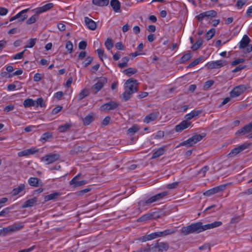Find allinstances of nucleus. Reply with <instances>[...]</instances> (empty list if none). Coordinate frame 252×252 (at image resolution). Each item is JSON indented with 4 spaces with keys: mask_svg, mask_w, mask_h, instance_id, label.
<instances>
[{
    "mask_svg": "<svg viewBox=\"0 0 252 252\" xmlns=\"http://www.w3.org/2000/svg\"><path fill=\"white\" fill-rule=\"evenodd\" d=\"M201 221L192 223L186 226H183L181 229V233L184 235H187L190 233H200Z\"/></svg>",
    "mask_w": 252,
    "mask_h": 252,
    "instance_id": "1",
    "label": "nucleus"
},
{
    "mask_svg": "<svg viewBox=\"0 0 252 252\" xmlns=\"http://www.w3.org/2000/svg\"><path fill=\"white\" fill-rule=\"evenodd\" d=\"M167 194L168 193L167 191H163L151 197L145 201L140 200L138 202L139 208L141 207H144L146 205H149L153 202L158 201L166 196Z\"/></svg>",
    "mask_w": 252,
    "mask_h": 252,
    "instance_id": "2",
    "label": "nucleus"
},
{
    "mask_svg": "<svg viewBox=\"0 0 252 252\" xmlns=\"http://www.w3.org/2000/svg\"><path fill=\"white\" fill-rule=\"evenodd\" d=\"M152 252H163L166 251L169 248L168 243L165 242H159V240L155 244L151 245Z\"/></svg>",
    "mask_w": 252,
    "mask_h": 252,
    "instance_id": "3",
    "label": "nucleus"
},
{
    "mask_svg": "<svg viewBox=\"0 0 252 252\" xmlns=\"http://www.w3.org/2000/svg\"><path fill=\"white\" fill-rule=\"evenodd\" d=\"M250 41V38L247 35H244L240 42L239 48L244 49L246 48V53L251 52L252 51V45L249 44Z\"/></svg>",
    "mask_w": 252,
    "mask_h": 252,
    "instance_id": "4",
    "label": "nucleus"
},
{
    "mask_svg": "<svg viewBox=\"0 0 252 252\" xmlns=\"http://www.w3.org/2000/svg\"><path fill=\"white\" fill-rule=\"evenodd\" d=\"M137 81L131 78L126 80L125 83V90H127L132 93H135L137 91Z\"/></svg>",
    "mask_w": 252,
    "mask_h": 252,
    "instance_id": "5",
    "label": "nucleus"
},
{
    "mask_svg": "<svg viewBox=\"0 0 252 252\" xmlns=\"http://www.w3.org/2000/svg\"><path fill=\"white\" fill-rule=\"evenodd\" d=\"M107 82V79L106 77H100L99 80L94 84L92 87L91 90L94 92V94L97 93Z\"/></svg>",
    "mask_w": 252,
    "mask_h": 252,
    "instance_id": "6",
    "label": "nucleus"
},
{
    "mask_svg": "<svg viewBox=\"0 0 252 252\" xmlns=\"http://www.w3.org/2000/svg\"><path fill=\"white\" fill-rule=\"evenodd\" d=\"M247 89V87L245 85H241L235 87L230 92V95L231 97H235L240 95Z\"/></svg>",
    "mask_w": 252,
    "mask_h": 252,
    "instance_id": "7",
    "label": "nucleus"
},
{
    "mask_svg": "<svg viewBox=\"0 0 252 252\" xmlns=\"http://www.w3.org/2000/svg\"><path fill=\"white\" fill-rule=\"evenodd\" d=\"M217 13L215 10H211L202 12L195 16L198 21H201L203 19H207L209 17H215Z\"/></svg>",
    "mask_w": 252,
    "mask_h": 252,
    "instance_id": "8",
    "label": "nucleus"
},
{
    "mask_svg": "<svg viewBox=\"0 0 252 252\" xmlns=\"http://www.w3.org/2000/svg\"><path fill=\"white\" fill-rule=\"evenodd\" d=\"M250 144L245 143L240 146H239L230 151V152L228 154V156L229 157H233L237 155V154L241 153L243 150L247 149L249 147Z\"/></svg>",
    "mask_w": 252,
    "mask_h": 252,
    "instance_id": "9",
    "label": "nucleus"
},
{
    "mask_svg": "<svg viewBox=\"0 0 252 252\" xmlns=\"http://www.w3.org/2000/svg\"><path fill=\"white\" fill-rule=\"evenodd\" d=\"M60 158V155L58 154H49L42 158L41 160L46 162L47 164H49L57 161Z\"/></svg>",
    "mask_w": 252,
    "mask_h": 252,
    "instance_id": "10",
    "label": "nucleus"
},
{
    "mask_svg": "<svg viewBox=\"0 0 252 252\" xmlns=\"http://www.w3.org/2000/svg\"><path fill=\"white\" fill-rule=\"evenodd\" d=\"M225 185H221L207 190L203 193V195L207 196H210L213 194L221 191L225 189Z\"/></svg>",
    "mask_w": 252,
    "mask_h": 252,
    "instance_id": "11",
    "label": "nucleus"
},
{
    "mask_svg": "<svg viewBox=\"0 0 252 252\" xmlns=\"http://www.w3.org/2000/svg\"><path fill=\"white\" fill-rule=\"evenodd\" d=\"M226 64V61L225 60H219L213 61L207 63L206 66L209 69L219 68Z\"/></svg>",
    "mask_w": 252,
    "mask_h": 252,
    "instance_id": "12",
    "label": "nucleus"
},
{
    "mask_svg": "<svg viewBox=\"0 0 252 252\" xmlns=\"http://www.w3.org/2000/svg\"><path fill=\"white\" fill-rule=\"evenodd\" d=\"M119 106V104L115 101H110L104 103L100 107L101 111L114 110Z\"/></svg>",
    "mask_w": 252,
    "mask_h": 252,
    "instance_id": "13",
    "label": "nucleus"
},
{
    "mask_svg": "<svg viewBox=\"0 0 252 252\" xmlns=\"http://www.w3.org/2000/svg\"><path fill=\"white\" fill-rule=\"evenodd\" d=\"M54 7V4L53 3H48L42 6L37 7L34 9L33 10L36 14H39L43 12L47 11L52 8Z\"/></svg>",
    "mask_w": 252,
    "mask_h": 252,
    "instance_id": "14",
    "label": "nucleus"
},
{
    "mask_svg": "<svg viewBox=\"0 0 252 252\" xmlns=\"http://www.w3.org/2000/svg\"><path fill=\"white\" fill-rule=\"evenodd\" d=\"M191 123L187 120L183 121L179 125L175 126V130L176 132H181L183 130L189 127Z\"/></svg>",
    "mask_w": 252,
    "mask_h": 252,
    "instance_id": "15",
    "label": "nucleus"
},
{
    "mask_svg": "<svg viewBox=\"0 0 252 252\" xmlns=\"http://www.w3.org/2000/svg\"><path fill=\"white\" fill-rule=\"evenodd\" d=\"M252 131V122H251L248 125L245 126L244 127L238 130L236 134L245 135L247 133H250Z\"/></svg>",
    "mask_w": 252,
    "mask_h": 252,
    "instance_id": "16",
    "label": "nucleus"
},
{
    "mask_svg": "<svg viewBox=\"0 0 252 252\" xmlns=\"http://www.w3.org/2000/svg\"><path fill=\"white\" fill-rule=\"evenodd\" d=\"M80 174H78L76 176H75L70 181V185H74V187L81 186L84 185L87 183V182L85 180H82L79 181H78L79 177L80 176Z\"/></svg>",
    "mask_w": 252,
    "mask_h": 252,
    "instance_id": "17",
    "label": "nucleus"
},
{
    "mask_svg": "<svg viewBox=\"0 0 252 252\" xmlns=\"http://www.w3.org/2000/svg\"><path fill=\"white\" fill-rule=\"evenodd\" d=\"M84 21L87 28L91 30H94L96 28V23L88 17L84 18Z\"/></svg>",
    "mask_w": 252,
    "mask_h": 252,
    "instance_id": "18",
    "label": "nucleus"
},
{
    "mask_svg": "<svg viewBox=\"0 0 252 252\" xmlns=\"http://www.w3.org/2000/svg\"><path fill=\"white\" fill-rule=\"evenodd\" d=\"M158 114L159 113L158 112H152L145 117L144 122L148 124L154 121L158 118Z\"/></svg>",
    "mask_w": 252,
    "mask_h": 252,
    "instance_id": "19",
    "label": "nucleus"
},
{
    "mask_svg": "<svg viewBox=\"0 0 252 252\" xmlns=\"http://www.w3.org/2000/svg\"><path fill=\"white\" fill-rule=\"evenodd\" d=\"M38 150H36L34 148H31L19 152L18 153V155L19 157L27 156L31 155H33L38 152Z\"/></svg>",
    "mask_w": 252,
    "mask_h": 252,
    "instance_id": "20",
    "label": "nucleus"
},
{
    "mask_svg": "<svg viewBox=\"0 0 252 252\" xmlns=\"http://www.w3.org/2000/svg\"><path fill=\"white\" fill-rule=\"evenodd\" d=\"M110 5L115 12H121V3L118 0H111L110 1Z\"/></svg>",
    "mask_w": 252,
    "mask_h": 252,
    "instance_id": "21",
    "label": "nucleus"
},
{
    "mask_svg": "<svg viewBox=\"0 0 252 252\" xmlns=\"http://www.w3.org/2000/svg\"><path fill=\"white\" fill-rule=\"evenodd\" d=\"M29 9L30 8L23 10L16 15L18 17L17 19H18V22H21L28 18V15L26 14V13L29 10Z\"/></svg>",
    "mask_w": 252,
    "mask_h": 252,
    "instance_id": "22",
    "label": "nucleus"
},
{
    "mask_svg": "<svg viewBox=\"0 0 252 252\" xmlns=\"http://www.w3.org/2000/svg\"><path fill=\"white\" fill-rule=\"evenodd\" d=\"M28 183L30 186L37 187L41 186L42 181L37 178L31 177L29 179Z\"/></svg>",
    "mask_w": 252,
    "mask_h": 252,
    "instance_id": "23",
    "label": "nucleus"
},
{
    "mask_svg": "<svg viewBox=\"0 0 252 252\" xmlns=\"http://www.w3.org/2000/svg\"><path fill=\"white\" fill-rule=\"evenodd\" d=\"M176 230H175V229L172 228V229H166L163 231H158L157 232H158V237H160L166 236L167 235L174 233L176 232Z\"/></svg>",
    "mask_w": 252,
    "mask_h": 252,
    "instance_id": "24",
    "label": "nucleus"
},
{
    "mask_svg": "<svg viewBox=\"0 0 252 252\" xmlns=\"http://www.w3.org/2000/svg\"><path fill=\"white\" fill-rule=\"evenodd\" d=\"M37 201L36 198L34 197L27 200L22 206L23 208H26L33 206Z\"/></svg>",
    "mask_w": 252,
    "mask_h": 252,
    "instance_id": "25",
    "label": "nucleus"
},
{
    "mask_svg": "<svg viewBox=\"0 0 252 252\" xmlns=\"http://www.w3.org/2000/svg\"><path fill=\"white\" fill-rule=\"evenodd\" d=\"M165 151L166 150L164 147H161L158 148L156 152H155L153 154L152 158L154 159L159 157L160 156L163 155L164 154Z\"/></svg>",
    "mask_w": 252,
    "mask_h": 252,
    "instance_id": "26",
    "label": "nucleus"
},
{
    "mask_svg": "<svg viewBox=\"0 0 252 252\" xmlns=\"http://www.w3.org/2000/svg\"><path fill=\"white\" fill-rule=\"evenodd\" d=\"M10 226L11 232H16L22 229L24 227V224L23 222H16Z\"/></svg>",
    "mask_w": 252,
    "mask_h": 252,
    "instance_id": "27",
    "label": "nucleus"
},
{
    "mask_svg": "<svg viewBox=\"0 0 252 252\" xmlns=\"http://www.w3.org/2000/svg\"><path fill=\"white\" fill-rule=\"evenodd\" d=\"M152 213L153 219H157L166 215V213L163 210L160 209L157 212H153Z\"/></svg>",
    "mask_w": 252,
    "mask_h": 252,
    "instance_id": "28",
    "label": "nucleus"
},
{
    "mask_svg": "<svg viewBox=\"0 0 252 252\" xmlns=\"http://www.w3.org/2000/svg\"><path fill=\"white\" fill-rule=\"evenodd\" d=\"M72 124L71 123H66L63 125L60 126L58 128V130L60 132H65L69 130L72 127Z\"/></svg>",
    "mask_w": 252,
    "mask_h": 252,
    "instance_id": "29",
    "label": "nucleus"
},
{
    "mask_svg": "<svg viewBox=\"0 0 252 252\" xmlns=\"http://www.w3.org/2000/svg\"><path fill=\"white\" fill-rule=\"evenodd\" d=\"M194 145L193 143V140L192 139L191 137H190L186 141H184L180 143L177 146V148L180 147V146H186L188 147H191Z\"/></svg>",
    "mask_w": 252,
    "mask_h": 252,
    "instance_id": "30",
    "label": "nucleus"
},
{
    "mask_svg": "<svg viewBox=\"0 0 252 252\" xmlns=\"http://www.w3.org/2000/svg\"><path fill=\"white\" fill-rule=\"evenodd\" d=\"M202 112V110H197L192 111L191 113L187 114L185 116L186 119L188 121L195 117L198 116Z\"/></svg>",
    "mask_w": 252,
    "mask_h": 252,
    "instance_id": "31",
    "label": "nucleus"
},
{
    "mask_svg": "<svg viewBox=\"0 0 252 252\" xmlns=\"http://www.w3.org/2000/svg\"><path fill=\"white\" fill-rule=\"evenodd\" d=\"M94 4L99 6H107L109 4V0H93Z\"/></svg>",
    "mask_w": 252,
    "mask_h": 252,
    "instance_id": "32",
    "label": "nucleus"
},
{
    "mask_svg": "<svg viewBox=\"0 0 252 252\" xmlns=\"http://www.w3.org/2000/svg\"><path fill=\"white\" fill-rule=\"evenodd\" d=\"M24 184H20L17 188H14L11 191L12 195H16L22 192L25 189Z\"/></svg>",
    "mask_w": 252,
    "mask_h": 252,
    "instance_id": "33",
    "label": "nucleus"
},
{
    "mask_svg": "<svg viewBox=\"0 0 252 252\" xmlns=\"http://www.w3.org/2000/svg\"><path fill=\"white\" fill-rule=\"evenodd\" d=\"M206 136V134L202 133L201 134H196L192 136L191 137L192 139L193 140L194 144H196L198 142L201 141L203 137Z\"/></svg>",
    "mask_w": 252,
    "mask_h": 252,
    "instance_id": "34",
    "label": "nucleus"
},
{
    "mask_svg": "<svg viewBox=\"0 0 252 252\" xmlns=\"http://www.w3.org/2000/svg\"><path fill=\"white\" fill-rule=\"evenodd\" d=\"M23 105L25 108L35 106V102L32 98H27L24 100Z\"/></svg>",
    "mask_w": 252,
    "mask_h": 252,
    "instance_id": "35",
    "label": "nucleus"
},
{
    "mask_svg": "<svg viewBox=\"0 0 252 252\" xmlns=\"http://www.w3.org/2000/svg\"><path fill=\"white\" fill-rule=\"evenodd\" d=\"M153 219L152 213L146 214L138 219L137 221L141 222Z\"/></svg>",
    "mask_w": 252,
    "mask_h": 252,
    "instance_id": "36",
    "label": "nucleus"
},
{
    "mask_svg": "<svg viewBox=\"0 0 252 252\" xmlns=\"http://www.w3.org/2000/svg\"><path fill=\"white\" fill-rule=\"evenodd\" d=\"M203 40L201 38L198 39L194 44H193L191 47V49L193 51H196L198 50L202 45Z\"/></svg>",
    "mask_w": 252,
    "mask_h": 252,
    "instance_id": "37",
    "label": "nucleus"
},
{
    "mask_svg": "<svg viewBox=\"0 0 252 252\" xmlns=\"http://www.w3.org/2000/svg\"><path fill=\"white\" fill-rule=\"evenodd\" d=\"M60 193L58 192H54L49 195H46L44 197L45 201H48L50 200H53L56 199L59 195Z\"/></svg>",
    "mask_w": 252,
    "mask_h": 252,
    "instance_id": "38",
    "label": "nucleus"
},
{
    "mask_svg": "<svg viewBox=\"0 0 252 252\" xmlns=\"http://www.w3.org/2000/svg\"><path fill=\"white\" fill-rule=\"evenodd\" d=\"M94 120V117L92 115H88L83 119V124L85 126H88L93 122Z\"/></svg>",
    "mask_w": 252,
    "mask_h": 252,
    "instance_id": "39",
    "label": "nucleus"
},
{
    "mask_svg": "<svg viewBox=\"0 0 252 252\" xmlns=\"http://www.w3.org/2000/svg\"><path fill=\"white\" fill-rule=\"evenodd\" d=\"M192 57L190 51L184 55L180 59V63H183L186 61L189 60Z\"/></svg>",
    "mask_w": 252,
    "mask_h": 252,
    "instance_id": "40",
    "label": "nucleus"
},
{
    "mask_svg": "<svg viewBox=\"0 0 252 252\" xmlns=\"http://www.w3.org/2000/svg\"><path fill=\"white\" fill-rule=\"evenodd\" d=\"M134 94L127 90H125L124 93L122 94L123 99L125 101L128 100L132 96V94Z\"/></svg>",
    "mask_w": 252,
    "mask_h": 252,
    "instance_id": "41",
    "label": "nucleus"
},
{
    "mask_svg": "<svg viewBox=\"0 0 252 252\" xmlns=\"http://www.w3.org/2000/svg\"><path fill=\"white\" fill-rule=\"evenodd\" d=\"M137 72V70L136 68L129 67L123 71V72L127 75V76H130L131 75L134 74Z\"/></svg>",
    "mask_w": 252,
    "mask_h": 252,
    "instance_id": "42",
    "label": "nucleus"
},
{
    "mask_svg": "<svg viewBox=\"0 0 252 252\" xmlns=\"http://www.w3.org/2000/svg\"><path fill=\"white\" fill-rule=\"evenodd\" d=\"M203 57H200L196 59L193 61L191 62L188 66V68H191L197 65L202 60Z\"/></svg>",
    "mask_w": 252,
    "mask_h": 252,
    "instance_id": "43",
    "label": "nucleus"
},
{
    "mask_svg": "<svg viewBox=\"0 0 252 252\" xmlns=\"http://www.w3.org/2000/svg\"><path fill=\"white\" fill-rule=\"evenodd\" d=\"M38 18V14H36V13L32 15L31 17L29 18L27 21L26 23L28 25H31L32 24L34 23L36 20Z\"/></svg>",
    "mask_w": 252,
    "mask_h": 252,
    "instance_id": "44",
    "label": "nucleus"
},
{
    "mask_svg": "<svg viewBox=\"0 0 252 252\" xmlns=\"http://www.w3.org/2000/svg\"><path fill=\"white\" fill-rule=\"evenodd\" d=\"M216 30L215 29H211L207 32L205 36L207 40L211 39L215 35Z\"/></svg>",
    "mask_w": 252,
    "mask_h": 252,
    "instance_id": "45",
    "label": "nucleus"
},
{
    "mask_svg": "<svg viewBox=\"0 0 252 252\" xmlns=\"http://www.w3.org/2000/svg\"><path fill=\"white\" fill-rule=\"evenodd\" d=\"M36 40L37 39L36 38H30L28 41V44L25 46V49H26V48L33 47L35 45Z\"/></svg>",
    "mask_w": 252,
    "mask_h": 252,
    "instance_id": "46",
    "label": "nucleus"
},
{
    "mask_svg": "<svg viewBox=\"0 0 252 252\" xmlns=\"http://www.w3.org/2000/svg\"><path fill=\"white\" fill-rule=\"evenodd\" d=\"M94 59V58L91 56H88L87 58L85 59V60L82 63V65L84 67H86L88 66L89 65H90L93 60Z\"/></svg>",
    "mask_w": 252,
    "mask_h": 252,
    "instance_id": "47",
    "label": "nucleus"
},
{
    "mask_svg": "<svg viewBox=\"0 0 252 252\" xmlns=\"http://www.w3.org/2000/svg\"><path fill=\"white\" fill-rule=\"evenodd\" d=\"M105 45L107 50H110L114 46L112 40L108 38L105 42Z\"/></svg>",
    "mask_w": 252,
    "mask_h": 252,
    "instance_id": "48",
    "label": "nucleus"
},
{
    "mask_svg": "<svg viewBox=\"0 0 252 252\" xmlns=\"http://www.w3.org/2000/svg\"><path fill=\"white\" fill-rule=\"evenodd\" d=\"M137 252H152L151 245L147 244L145 247L139 249Z\"/></svg>",
    "mask_w": 252,
    "mask_h": 252,
    "instance_id": "49",
    "label": "nucleus"
},
{
    "mask_svg": "<svg viewBox=\"0 0 252 252\" xmlns=\"http://www.w3.org/2000/svg\"><path fill=\"white\" fill-rule=\"evenodd\" d=\"M89 91L86 89H84L79 94V99L80 100H81L83 98H84V97H85L86 96L89 95Z\"/></svg>",
    "mask_w": 252,
    "mask_h": 252,
    "instance_id": "50",
    "label": "nucleus"
},
{
    "mask_svg": "<svg viewBox=\"0 0 252 252\" xmlns=\"http://www.w3.org/2000/svg\"><path fill=\"white\" fill-rule=\"evenodd\" d=\"M139 129V126L136 125H134L132 127L128 129L127 131L128 133L134 134Z\"/></svg>",
    "mask_w": 252,
    "mask_h": 252,
    "instance_id": "51",
    "label": "nucleus"
},
{
    "mask_svg": "<svg viewBox=\"0 0 252 252\" xmlns=\"http://www.w3.org/2000/svg\"><path fill=\"white\" fill-rule=\"evenodd\" d=\"M82 151V147L79 146H75L72 150L70 151V154H77L79 152Z\"/></svg>",
    "mask_w": 252,
    "mask_h": 252,
    "instance_id": "52",
    "label": "nucleus"
},
{
    "mask_svg": "<svg viewBox=\"0 0 252 252\" xmlns=\"http://www.w3.org/2000/svg\"><path fill=\"white\" fill-rule=\"evenodd\" d=\"M222 224V222L220 221H216L212 223H209V229L219 227Z\"/></svg>",
    "mask_w": 252,
    "mask_h": 252,
    "instance_id": "53",
    "label": "nucleus"
},
{
    "mask_svg": "<svg viewBox=\"0 0 252 252\" xmlns=\"http://www.w3.org/2000/svg\"><path fill=\"white\" fill-rule=\"evenodd\" d=\"M35 106H36V107H38V106H40V107H42L45 106L43 99L42 97L38 98L37 99L36 101H35Z\"/></svg>",
    "mask_w": 252,
    "mask_h": 252,
    "instance_id": "54",
    "label": "nucleus"
},
{
    "mask_svg": "<svg viewBox=\"0 0 252 252\" xmlns=\"http://www.w3.org/2000/svg\"><path fill=\"white\" fill-rule=\"evenodd\" d=\"M91 190V188H87L86 189H82L81 190H79L76 192V194L78 196H82L84 194L88 192Z\"/></svg>",
    "mask_w": 252,
    "mask_h": 252,
    "instance_id": "55",
    "label": "nucleus"
},
{
    "mask_svg": "<svg viewBox=\"0 0 252 252\" xmlns=\"http://www.w3.org/2000/svg\"><path fill=\"white\" fill-rule=\"evenodd\" d=\"M27 50L25 49L23 51L19 52L16 54H15L13 57V59L15 60L21 59L24 57V53L26 52Z\"/></svg>",
    "mask_w": 252,
    "mask_h": 252,
    "instance_id": "56",
    "label": "nucleus"
},
{
    "mask_svg": "<svg viewBox=\"0 0 252 252\" xmlns=\"http://www.w3.org/2000/svg\"><path fill=\"white\" fill-rule=\"evenodd\" d=\"M10 226H9L6 227H3L2 229H0V231H1V235L3 236H5L7 235L9 232H11Z\"/></svg>",
    "mask_w": 252,
    "mask_h": 252,
    "instance_id": "57",
    "label": "nucleus"
},
{
    "mask_svg": "<svg viewBox=\"0 0 252 252\" xmlns=\"http://www.w3.org/2000/svg\"><path fill=\"white\" fill-rule=\"evenodd\" d=\"M52 137V134L49 132H45L43 133L41 137V139L47 141L49 139Z\"/></svg>",
    "mask_w": 252,
    "mask_h": 252,
    "instance_id": "58",
    "label": "nucleus"
},
{
    "mask_svg": "<svg viewBox=\"0 0 252 252\" xmlns=\"http://www.w3.org/2000/svg\"><path fill=\"white\" fill-rule=\"evenodd\" d=\"M65 48L69 53H71L73 51V44L70 41H67L66 43Z\"/></svg>",
    "mask_w": 252,
    "mask_h": 252,
    "instance_id": "59",
    "label": "nucleus"
},
{
    "mask_svg": "<svg viewBox=\"0 0 252 252\" xmlns=\"http://www.w3.org/2000/svg\"><path fill=\"white\" fill-rule=\"evenodd\" d=\"M248 0H237L236 6L238 8H241L247 2Z\"/></svg>",
    "mask_w": 252,
    "mask_h": 252,
    "instance_id": "60",
    "label": "nucleus"
},
{
    "mask_svg": "<svg viewBox=\"0 0 252 252\" xmlns=\"http://www.w3.org/2000/svg\"><path fill=\"white\" fill-rule=\"evenodd\" d=\"M214 83V81L213 80H210L207 82H206L204 85V88L205 89H208L210 87H211Z\"/></svg>",
    "mask_w": 252,
    "mask_h": 252,
    "instance_id": "61",
    "label": "nucleus"
},
{
    "mask_svg": "<svg viewBox=\"0 0 252 252\" xmlns=\"http://www.w3.org/2000/svg\"><path fill=\"white\" fill-rule=\"evenodd\" d=\"M209 169V167L206 165L202 167L198 172V174L203 173V177H205L206 172Z\"/></svg>",
    "mask_w": 252,
    "mask_h": 252,
    "instance_id": "62",
    "label": "nucleus"
},
{
    "mask_svg": "<svg viewBox=\"0 0 252 252\" xmlns=\"http://www.w3.org/2000/svg\"><path fill=\"white\" fill-rule=\"evenodd\" d=\"M63 109V107L61 106H57L55 107L52 111V114L53 115L57 114L60 112Z\"/></svg>",
    "mask_w": 252,
    "mask_h": 252,
    "instance_id": "63",
    "label": "nucleus"
},
{
    "mask_svg": "<svg viewBox=\"0 0 252 252\" xmlns=\"http://www.w3.org/2000/svg\"><path fill=\"white\" fill-rule=\"evenodd\" d=\"M87 46V43L86 41H82L79 42L78 45V47L80 49L84 50L86 49V47Z\"/></svg>",
    "mask_w": 252,
    "mask_h": 252,
    "instance_id": "64",
    "label": "nucleus"
}]
</instances>
